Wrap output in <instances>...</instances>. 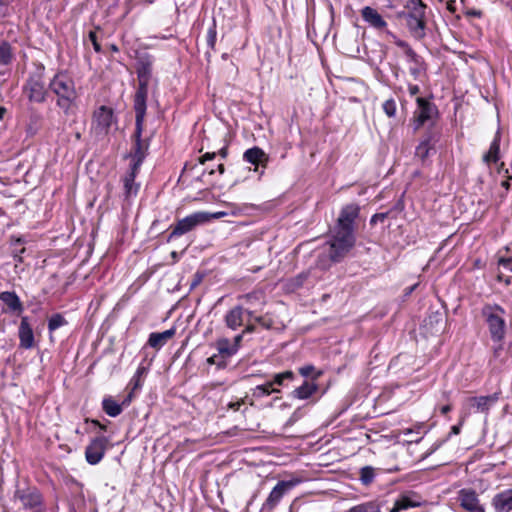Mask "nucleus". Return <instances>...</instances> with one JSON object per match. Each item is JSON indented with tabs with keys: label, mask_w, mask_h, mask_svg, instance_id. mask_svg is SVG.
Segmentation results:
<instances>
[{
	"label": "nucleus",
	"mask_w": 512,
	"mask_h": 512,
	"mask_svg": "<svg viewBox=\"0 0 512 512\" xmlns=\"http://www.w3.org/2000/svg\"><path fill=\"white\" fill-rule=\"evenodd\" d=\"M48 86L56 97V106L64 116H74L81 95V87H77L74 78L66 71H59L49 81Z\"/></svg>",
	"instance_id": "obj_1"
},
{
	"label": "nucleus",
	"mask_w": 512,
	"mask_h": 512,
	"mask_svg": "<svg viewBox=\"0 0 512 512\" xmlns=\"http://www.w3.org/2000/svg\"><path fill=\"white\" fill-rule=\"evenodd\" d=\"M356 236L353 231L334 227L328 245V256L333 262H340L353 249Z\"/></svg>",
	"instance_id": "obj_2"
},
{
	"label": "nucleus",
	"mask_w": 512,
	"mask_h": 512,
	"mask_svg": "<svg viewBox=\"0 0 512 512\" xmlns=\"http://www.w3.org/2000/svg\"><path fill=\"white\" fill-rule=\"evenodd\" d=\"M404 17L411 35L416 39L425 37L426 5L421 0H410L406 6Z\"/></svg>",
	"instance_id": "obj_3"
},
{
	"label": "nucleus",
	"mask_w": 512,
	"mask_h": 512,
	"mask_svg": "<svg viewBox=\"0 0 512 512\" xmlns=\"http://www.w3.org/2000/svg\"><path fill=\"white\" fill-rule=\"evenodd\" d=\"M481 313L488 326L491 339L500 343L506 333L505 310L497 304H486Z\"/></svg>",
	"instance_id": "obj_4"
},
{
	"label": "nucleus",
	"mask_w": 512,
	"mask_h": 512,
	"mask_svg": "<svg viewBox=\"0 0 512 512\" xmlns=\"http://www.w3.org/2000/svg\"><path fill=\"white\" fill-rule=\"evenodd\" d=\"M210 220L211 216L208 212L199 211L192 213L178 220L174 226H171V232L167 237V241L170 242L175 238L187 234L193 231L197 226L205 224Z\"/></svg>",
	"instance_id": "obj_5"
},
{
	"label": "nucleus",
	"mask_w": 512,
	"mask_h": 512,
	"mask_svg": "<svg viewBox=\"0 0 512 512\" xmlns=\"http://www.w3.org/2000/svg\"><path fill=\"white\" fill-rule=\"evenodd\" d=\"M23 94L32 103L46 101L48 90L43 77V70L31 74L23 86Z\"/></svg>",
	"instance_id": "obj_6"
},
{
	"label": "nucleus",
	"mask_w": 512,
	"mask_h": 512,
	"mask_svg": "<svg viewBox=\"0 0 512 512\" xmlns=\"http://www.w3.org/2000/svg\"><path fill=\"white\" fill-rule=\"evenodd\" d=\"M113 124H115V118L111 108L102 105L94 111L91 129L97 137L108 135Z\"/></svg>",
	"instance_id": "obj_7"
},
{
	"label": "nucleus",
	"mask_w": 512,
	"mask_h": 512,
	"mask_svg": "<svg viewBox=\"0 0 512 512\" xmlns=\"http://www.w3.org/2000/svg\"><path fill=\"white\" fill-rule=\"evenodd\" d=\"M302 482L301 478L295 477L286 481H279L272 491L269 493L267 499L262 505L261 511H269L275 509V507L280 503L283 496L292 488L297 486Z\"/></svg>",
	"instance_id": "obj_8"
},
{
	"label": "nucleus",
	"mask_w": 512,
	"mask_h": 512,
	"mask_svg": "<svg viewBox=\"0 0 512 512\" xmlns=\"http://www.w3.org/2000/svg\"><path fill=\"white\" fill-rule=\"evenodd\" d=\"M143 124L138 126V122L135 121V132H134V145L132 151L128 155L131 159L130 166L134 167V170H140V167L146 158L149 143L142 139Z\"/></svg>",
	"instance_id": "obj_9"
},
{
	"label": "nucleus",
	"mask_w": 512,
	"mask_h": 512,
	"mask_svg": "<svg viewBox=\"0 0 512 512\" xmlns=\"http://www.w3.org/2000/svg\"><path fill=\"white\" fill-rule=\"evenodd\" d=\"M109 444L105 436L93 438L85 449V459L90 465L98 464L104 457Z\"/></svg>",
	"instance_id": "obj_10"
},
{
	"label": "nucleus",
	"mask_w": 512,
	"mask_h": 512,
	"mask_svg": "<svg viewBox=\"0 0 512 512\" xmlns=\"http://www.w3.org/2000/svg\"><path fill=\"white\" fill-rule=\"evenodd\" d=\"M15 498L21 502L25 509H29L31 511L44 507L42 495L35 487L17 489L15 492Z\"/></svg>",
	"instance_id": "obj_11"
},
{
	"label": "nucleus",
	"mask_w": 512,
	"mask_h": 512,
	"mask_svg": "<svg viewBox=\"0 0 512 512\" xmlns=\"http://www.w3.org/2000/svg\"><path fill=\"white\" fill-rule=\"evenodd\" d=\"M417 109L414 112V130L420 129L437 114L436 106L425 98L416 99Z\"/></svg>",
	"instance_id": "obj_12"
},
{
	"label": "nucleus",
	"mask_w": 512,
	"mask_h": 512,
	"mask_svg": "<svg viewBox=\"0 0 512 512\" xmlns=\"http://www.w3.org/2000/svg\"><path fill=\"white\" fill-rule=\"evenodd\" d=\"M359 213L360 207L358 204L351 203L345 205L341 209L334 227L339 229H346L347 231H353L355 233V220L358 218Z\"/></svg>",
	"instance_id": "obj_13"
},
{
	"label": "nucleus",
	"mask_w": 512,
	"mask_h": 512,
	"mask_svg": "<svg viewBox=\"0 0 512 512\" xmlns=\"http://www.w3.org/2000/svg\"><path fill=\"white\" fill-rule=\"evenodd\" d=\"M148 86L149 82H138V88L134 95L135 121L138 122V126L144 123Z\"/></svg>",
	"instance_id": "obj_14"
},
{
	"label": "nucleus",
	"mask_w": 512,
	"mask_h": 512,
	"mask_svg": "<svg viewBox=\"0 0 512 512\" xmlns=\"http://www.w3.org/2000/svg\"><path fill=\"white\" fill-rule=\"evenodd\" d=\"M499 400V393H493L486 396L469 397L466 401L469 408L475 412L488 413L490 408Z\"/></svg>",
	"instance_id": "obj_15"
},
{
	"label": "nucleus",
	"mask_w": 512,
	"mask_h": 512,
	"mask_svg": "<svg viewBox=\"0 0 512 512\" xmlns=\"http://www.w3.org/2000/svg\"><path fill=\"white\" fill-rule=\"evenodd\" d=\"M458 501L461 507L468 512H484L476 492L472 489H461L458 492Z\"/></svg>",
	"instance_id": "obj_16"
},
{
	"label": "nucleus",
	"mask_w": 512,
	"mask_h": 512,
	"mask_svg": "<svg viewBox=\"0 0 512 512\" xmlns=\"http://www.w3.org/2000/svg\"><path fill=\"white\" fill-rule=\"evenodd\" d=\"M362 19L373 29L383 31L387 28V22L382 15L370 6H365L361 9Z\"/></svg>",
	"instance_id": "obj_17"
},
{
	"label": "nucleus",
	"mask_w": 512,
	"mask_h": 512,
	"mask_svg": "<svg viewBox=\"0 0 512 512\" xmlns=\"http://www.w3.org/2000/svg\"><path fill=\"white\" fill-rule=\"evenodd\" d=\"M243 159L255 166L254 171H257L258 166L266 167L269 162V156L257 146L247 149L243 154Z\"/></svg>",
	"instance_id": "obj_18"
},
{
	"label": "nucleus",
	"mask_w": 512,
	"mask_h": 512,
	"mask_svg": "<svg viewBox=\"0 0 512 512\" xmlns=\"http://www.w3.org/2000/svg\"><path fill=\"white\" fill-rule=\"evenodd\" d=\"M140 170H134V167L130 166L129 170L123 177L124 197L126 200L131 197H135L139 191L140 184L135 182L137 175Z\"/></svg>",
	"instance_id": "obj_19"
},
{
	"label": "nucleus",
	"mask_w": 512,
	"mask_h": 512,
	"mask_svg": "<svg viewBox=\"0 0 512 512\" xmlns=\"http://www.w3.org/2000/svg\"><path fill=\"white\" fill-rule=\"evenodd\" d=\"M238 300L252 309L263 310L266 304V295L262 290H254L250 293L238 296Z\"/></svg>",
	"instance_id": "obj_20"
},
{
	"label": "nucleus",
	"mask_w": 512,
	"mask_h": 512,
	"mask_svg": "<svg viewBox=\"0 0 512 512\" xmlns=\"http://www.w3.org/2000/svg\"><path fill=\"white\" fill-rule=\"evenodd\" d=\"M18 336L21 348L31 349L34 346V333L27 317L21 319Z\"/></svg>",
	"instance_id": "obj_21"
},
{
	"label": "nucleus",
	"mask_w": 512,
	"mask_h": 512,
	"mask_svg": "<svg viewBox=\"0 0 512 512\" xmlns=\"http://www.w3.org/2000/svg\"><path fill=\"white\" fill-rule=\"evenodd\" d=\"M407 61L411 64L409 72L415 80H419L426 72V65L421 56L414 50H408Z\"/></svg>",
	"instance_id": "obj_22"
},
{
	"label": "nucleus",
	"mask_w": 512,
	"mask_h": 512,
	"mask_svg": "<svg viewBox=\"0 0 512 512\" xmlns=\"http://www.w3.org/2000/svg\"><path fill=\"white\" fill-rule=\"evenodd\" d=\"M492 505L497 512H510L512 510V489L497 493L492 499Z\"/></svg>",
	"instance_id": "obj_23"
},
{
	"label": "nucleus",
	"mask_w": 512,
	"mask_h": 512,
	"mask_svg": "<svg viewBox=\"0 0 512 512\" xmlns=\"http://www.w3.org/2000/svg\"><path fill=\"white\" fill-rule=\"evenodd\" d=\"M153 61L150 56H144L138 59L136 73L138 82H149L152 77Z\"/></svg>",
	"instance_id": "obj_24"
},
{
	"label": "nucleus",
	"mask_w": 512,
	"mask_h": 512,
	"mask_svg": "<svg viewBox=\"0 0 512 512\" xmlns=\"http://www.w3.org/2000/svg\"><path fill=\"white\" fill-rule=\"evenodd\" d=\"M176 333L175 328H170L168 330H165L163 332H153L149 335L147 344L154 348L159 350L162 348Z\"/></svg>",
	"instance_id": "obj_25"
},
{
	"label": "nucleus",
	"mask_w": 512,
	"mask_h": 512,
	"mask_svg": "<svg viewBox=\"0 0 512 512\" xmlns=\"http://www.w3.org/2000/svg\"><path fill=\"white\" fill-rule=\"evenodd\" d=\"M244 307L238 305L230 309L225 317L224 321L226 326L231 330H236L243 324Z\"/></svg>",
	"instance_id": "obj_26"
},
{
	"label": "nucleus",
	"mask_w": 512,
	"mask_h": 512,
	"mask_svg": "<svg viewBox=\"0 0 512 512\" xmlns=\"http://www.w3.org/2000/svg\"><path fill=\"white\" fill-rule=\"evenodd\" d=\"M421 505L419 497L412 494L401 495L394 503L390 512H399L402 510H407L409 508L418 507Z\"/></svg>",
	"instance_id": "obj_27"
},
{
	"label": "nucleus",
	"mask_w": 512,
	"mask_h": 512,
	"mask_svg": "<svg viewBox=\"0 0 512 512\" xmlns=\"http://www.w3.org/2000/svg\"><path fill=\"white\" fill-rule=\"evenodd\" d=\"M0 300L13 312L22 311L23 306L15 292L4 291L0 293Z\"/></svg>",
	"instance_id": "obj_28"
},
{
	"label": "nucleus",
	"mask_w": 512,
	"mask_h": 512,
	"mask_svg": "<svg viewBox=\"0 0 512 512\" xmlns=\"http://www.w3.org/2000/svg\"><path fill=\"white\" fill-rule=\"evenodd\" d=\"M500 153V132L497 131L493 141L490 144V148L488 152L483 156V161L486 164H490L491 162H497L499 160Z\"/></svg>",
	"instance_id": "obj_29"
},
{
	"label": "nucleus",
	"mask_w": 512,
	"mask_h": 512,
	"mask_svg": "<svg viewBox=\"0 0 512 512\" xmlns=\"http://www.w3.org/2000/svg\"><path fill=\"white\" fill-rule=\"evenodd\" d=\"M102 409L110 417H117L122 413V405L111 396H106L102 400Z\"/></svg>",
	"instance_id": "obj_30"
},
{
	"label": "nucleus",
	"mask_w": 512,
	"mask_h": 512,
	"mask_svg": "<svg viewBox=\"0 0 512 512\" xmlns=\"http://www.w3.org/2000/svg\"><path fill=\"white\" fill-rule=\"evenodd\" d=\"M215 346L221 358H229L237 353L236 346H233L227 338L218 339Z\"/></svg>",
	"instance_id": "obj_31"
},
{
	"label": "nucleus",
	"mask_w": 512,
	"mask_h": 512,
	"mask_svg": "<svg viewBox=\"0 0 512 512\" xmlns=\"http://www.w3.org/2000/svg\"><path fill=\"white\" fill-rule=\"evenodd\" d=\"M318 390V386L314 382L305 381L301 386L293 391L295 398L305 400L311 397Z\"/></svg>",
	"instance_id": "obj_32"
},
{
	"label": "nucleus",
	"mask_w": 512,
	"mask_h": 512,
	"mask_svg": "<svg viewBox=\"0 0 512 512\" xmlns=\"http://www.w3.org/2000/svg\"><path fill=\"white\" fill-rule=\"evenodd\" d=\"M309 277L308 272H301L300 274L286 280L284 287L288 292H295L301 288Z\"/></svg>",
	"instance_id": "obj_33"
},
{
	"label": "nucleus",
	"mask_w": 512,
	"mask_h": 512,
	"mask_svg": "<svg viewBox=\"0 0 512 512\" xmlns=\"http://www.w3.org/2000/svg\"><path fill=\"white\" fill-rule=\"evenodd\" d=\"M14 54L11 45L7 41L0 43V65L7 66L12 63Z\"/></svg>",
	"instance_id": "obj_34"
},
{
	"label": "nucleus",
	"mask_w": 512,
	"mask_h": 512,
	"mask_svg": "<svg viewBox=\"0 0 512 512\" xmlns=\"http://www.w3.org/2000/svg\"><path fill=\"white\" fill-rule=\"evenodd\" d=\"M147 374V368L144 366H139L131 378L128 387L130 390L135 391L142 387L144 378Z\"/></svg>",
	"instance_id": "obj_35"
},
{
	"label": "nucleus",
	"mask_w": 512,
	"mask_h": 512,
	"mask_svg": "<svg viewBox=\"0 0 512 512\" xmlns=\"http://www.w3.org/2000/svg\"><path fill=\"white\" fill-rule=\"evenodd\" d=\"M279 392L278 389L272 388V383L267 382L263 385H258L252 389V397L259 399L265 396H269L271 393Z\"/></svg>",
	"instance_id": "obj_36"
},
{
	"label": "nucleus",
	"mask_w": 512,
	"mask_h": 512,
	"mask_svg": "<svg viewBox=\"0 0 512 512\" xmlns=\"http://www.w3.org/2000/svg\"><path fill=\"white\" fill-rule=\"evenodd\" d=\"M347 512H381L375 502H365L351 507Z\"/></svg>",
	"instance_id": "obj_37"
},
{
	"label": "nucleus",
	"mask_w": 512,
	"mask_h": 512,
	"mask_svg": "<svg viewBox=\"0 0 512 512\" xmlns=\"http://www.w3.org/2000/svg\"><path fill=\"white\" fill-rule=\"evenodd\" d=\"M66 324V319L60 313H56L53 314L48 321V330L51 333Z\"/></svg>",
	"instance_id": "obj_38"
},
{
	"label": "nucleus",
	"mask_w": 512,
	"mask_h": 512,
	"mask_svg": "<svg viewBox=\"0 0 512 512\" xmlns=\"http://www.w3.org/2000/svg\"><path fill=\"white\" fill-rule=\"evenodd\" d=\"M375 478V470L371 466L362 467L360 470V481L363 485H369Z\"/></svg>",
	"instance_id": "obj_39"
},
{
	"label": "nucleus",
	"mask_w": 512,
	"mask_h": 512,
	"mask_svg": "<svg viewBox=\"0 0 512 512\" xmlns=\"http://www.w3.org/2000/svg\"><path fill=\"white\" fill-rule=\"evenodd\" d=\"M438 135L434 132L426 133L418 145H425L431 151H435V144L438 142Z\"/></svg>",
	"instance_id": "obj_40"
},
{
	"label": "nucleus",
	"mask_w": 512,
	"mask_h": 512,
	"mask_svg": "<svg viewBox=\"0 0 512 512\" xmlns=\"http://www.w3.org/2000/svg\"><path fill=\"white\" fill-rule=\"evenodd\" d=\"M438 135L434 132L426 133L418 145H425L431 151H435V144L438 142Z\"/></svg>",
	"instance_id": "obj_41"
},
{
	"label": "nucleus",
	"mask_w": 512,
	"mask_h": 512,
	"mask_svg": "<svg viewBox=\"0 0 512 512\" xmlns=\"http://www.w3.org/2000/svg\"><path fill=\"white\" fill-rule=\"evenodd\" d=\"M216 39H217L216 25H215V23H213L208 28L207 34H206V44L212 50L215 48Z\"/></svg>",
	"instance_id": "obj_42"
},
{
	"label": "nucleus",
	"mask_w": 512,
	"mask_h": 512,
	"mask_svg": "<svg viewBox=\"0 0 512 512\" xmlns=\"http://www.w3.org/2000/svg\"><path fill=\"white\" fill-rule=\"evenodd\" d=\"M293 378H294V374L292 371H285V372L276 374L274 376L273 381H271L270 383H272V386L274 384L281 386L284 384L285 380H292Z\"/></svg>",
	"instance_id": "obj_43"
},
{
	"label": "nucleus",
	"mask_w": 512,
	"mask_h": 512,
	"mask_svg": "<svg viewBox=\"0 0 512 512\" xmlns=\"http://www.w3.org/2000/svg\"><path fill=\"white\" fill-rule=\"evenodd\" d=\"M382 107H383V111L385 112V114L388 117H395L397 107H396V102L393 98L386 100L383 103Z\"/></svg>",
	"instance_id": "obj_44"
},
{
	"label": "nucleus",
	"mask_w": 512,
	"mask_h": 512,
	"mask_svg": "<svg viewBox=\"0 0 512 512\" xmlns=\"http://www.w3.org/2000/svg\"><path fill=\"white\" fill-rule=\"evenodd\" d=\"M431 150L428 148H425V145H418L415 150V155L418 157L422 162H425L426 159L429 157Z\"/></svg>",
	"instance_id": "obj_45"
},
{
	"label": "nucleus",
	"mask_w": 512,
	"mask_h": 512,
	"mask_svg": "<svg viewBox=\"0 0 512 512\" xmlns=\"http://www.w3.org/2000/svg\"><path fill=\"white\" fill-rule=\"evenodd\" d=\"M255 322L265 329H270L273 326V320L268 316H257Z\"/></svg>",
	"instance_id": "obj_46"
},
{
	"label": "nucleus",
	"mask_w": 512,
	"mask_h": 512,
	"mask_svg": "<svg viewBox=\"0 0 512 512\" xmlns=\"http://www.w3.org/2000/svg\"><path fill=\"white\" fill-rule=\"evenodd\" d=\"M219 356L217 354L212 355L207 359L208 364L216 365L219 368H224L226 366V362L224 360H219Z\"/></svg>",
	"instance_id": "obj_47"
},
{
	"label": "nucleus",
	"mask_w": 512,
	"mask_h": 512,
	"mask_svg": "<svg viewBox=\"0 0 512 512\" xmlns=\"http://www.w3.org/2000/svg\"><path fill=\"white\" fill-rule=\"evenodd\" d=\"M89 39L90 41L92 42V45H93V48L95 50V52L99 53L101 52V46L97 40V35H96V32L95 31H90L89 32Z\"/></svg>",
	"instance_id": "obj_48"
},
{
	"label": "nucleus",
	"mask_w": 512,
	"mask_h": 512,
	"mask_svg": "<svg viewBox=\"0 0 512 512\" xmlns=\"http://www.w3.org/2000/svg\"><path fill=\"white\" fill-rule=\"evenodd\" d=\"M388 217V212L376 213L370 219V224L375 225L378 222H383Z\"/></svg>",
	"instance_id": "obj_49"
},
{
	"label": "nucleus",
	"mask_w": 512,
	"mask_h": 512,
	"mask_svg": "<svg viewBox=\"0 0 512 512\" xmlns=\"http://www.w3.org/2000/svg\"><path fill=\"white\" fill-rule=\"evenodd\" d=\"M423 429H424V425H423V424H418V425H416V426H415V428H413V429H412V428L404 429V430L402 431V433H403L404 435H407V436H408V435H410V434H412V433H414V432H416L417 434H420V433H421V430H423Z\"/></svg>",
	"instance_id": "obj_50"
},
{
	"label": "nucleus",
	"mask_w": 512,
	"mask_h": 512,
	"mask_svg": "<svg viewBox=\"0 0 512 512\" xmlns=\"http://www.w3.org/2000/svg\"><path fill=\"white\" fill-rule=\"evenodd\" d=\"M315 370V367L313 365H306L299 369V372L302 376L308 377L312 374V372Z\"/></svg>",
	"instance_id": "obj_51"
},
{
	"label": "nucleus",
	"mask_w": 512,
	"mask_h": 512,
	"mask_svg": "<svg viewBox=\"0 0 512 512\" xmlns=\"http://www.w3.org/2000/svg\"><path fill=\"white\" fill-rule=\"evenodd\" d=\"M464 421L465 417H462L459 424L452 426L449 435H458L460 433L461 426L463 425Z\"/></svg>",
	"instance_id": "obj_52"
},
{
	"label": "nucleus",
	"mask_w": 512,
	"mask_h": 512,
	"mask_svg": "<svg viewBox=\"0 0 512 512\" xmlns=\"http://www.w3.org/2000/svg\"><path fill=\"white\" fill-rule=\"evenodd\" d=\"M215 156H216L215 152H207L203 156L200 157L199 162L201 164H204L206 161H210V160L214 159Z\"/></svg>",
	"instance_id": "obj_53"
},
{
	"label": "nucleus",
	"mask_w": 512,
	"mask_h": 512,
	"mask_svg": "<svg viewBox=\"0 0 512 512\" xmlns=\"http://www.w3.org/2000/svg\"><path fill=\"white\" fill-rule=\"evenodd\" d=\"M396 45L400 48H402L404 50V53L406 55V57L408 56V50H413L409 45L408 43H406L405 41L403 40H397L396 42Z\"/></svg>",
	"instance_id": "obj_54"
},
{
	"label": "nucleus",
	"mask_w": 512,
	"mask_h": 512,
	"mask_svg": "<svg viewBox=\"0 0 512 512\" xmlns=\"http://www.w3.org/2000/svg\"><path fill=\"white\" fill-rule=\"evenodd\" d=\"M258 309H252L251 307L244 308V313H246L251 319L255 320V317H257L256 313L258 312Z\"/></svg>",
	"instance_id": "obj_55"
},
{
	"label": "nucleus",
	"mask_w": 512,
	"mask_h": 512,
	"mask_svg": "<svg viewBox=\"0 0 512 512\" xmlns=\"http://www.w3.org/2000/svg\"><path fill=\"white\" fill-rule=\"evenodd\" d=\"M243 336H244V334H243V333L236 335V336L234 337L233 343H231L233 346H236L237 351H238V350H239V348H240V344H241V341H242V339H243Z\"/></svg>",
	"instance_id": "obj_56"
},
{
	"label": "nucleus",
	"mask_w": 512,
	"mask_h": 512,
	"mask_svg": "<svg viewBox=\"0 0 512 512\" xmlns=\"http://www.w3.org/2000/svg\"><path fill=\"white\" fill-rule=\"evenodd\" d=\"M133 392H134V391H132V390H131V391L129 392V394L125 397V399L122 401V403H121L122 408H123V407H127V406L130 404V402H131V400H132V397H133Z\"/></svg>",
	"instance_id": "obj_57"
},
{
	"label": "nucleus",
	"mask_w": 512,
	"mask_h": 512,
	"mask_svg": "<svg viewBox=\"0 0 512 512\" xmlns=\"http://www.w3.org/2000/svg\"><path fill=\"white\" fill-rule=\"evenodd\" d=\"M408 91H409L410 95L414 96V95H416V94H418L420 92V88H419L418 85L410 84L408 86Z\"/></svg>",
	"instance_id": "obj_58"
},
{
	"label": "nucleus",
	"mask_w": 512,
	"mask_h": 512,
	"mask_svg": "<svg viewBox=\"0 0 512 512\" xmlns=\"http://www.w3.org/2000/svg\"><path fill=\"white\" fill-rule=\"evenodd\" d=\"M255 330H256V326L254 324H247L242 333L245 335V334L253 333V332H255Z\"/></svg>",
	"instance_id": "obj_59"
},
{
	"label": "nucleus",
	"mask_w": 512,
	"mask_h": 512,
	"mask_svg": "<svg viewBox=\"0 0 512 512\" xmlns=\"http://www.w3.org/2000/svg\"><path fill=\"white\" fill-rule=\"evenodd\" d=\"M243 404V400L241 401H236V402H233V403H230L229 404V408L230 409H233L235 411L239 410L241 405Z\"/></svg>",
	"instance_id": "obj_60"
},
{
	"label": "nucleus",
	"mask_w": 512,
	"mask_h": 512,
	"mask_svg": "<svg viewBox=\"0 0 512 512\" xmlns=\"http://www.w3.org/2000/svg\"><path fill=\"white\" fill-rule=\"evenodd\" d=\"M452 409L451 405H444L443 407H441V413L442 414H447L448 412H450Z\"/></svg>",
	"instance_id": "obj_61"
},
{
	"label": "nucleus",
	"mask_w": 512,
	"mask_h": 512,
	"mask_svg": "<svg viewBox=\"0 0 512 512\" xmlns=\"http://www.w3.org/2000/svg\"><path fill=\"white\" fill-rule=\"evenodd\" d=\"M91 423L98 426L101 430H106V426L101 424L98 420H92Z\"/></svg>",
	"instance_id": "obj_62"
},
{
	"label": "nucleus",
	"mask_w": 512,
	"mask_h": 512,
	"mask_svg": "<svg viewBox=\"0 0 512 512\" xmlns=\"http://www.w3.org/2000/svg\"><path fill=\"white\" fill-rule=\"evenodd\" d=\"M219 155L224 159L227 157V148L223 147L219 150Z\"/></svg>",
	"instance_id": "obj_63"
},
{
	"label": "nucleus",
	"mask_w": 512,
	"mask_h": 512,
	"mask_svg": "<svg viewBox=\"0 0 512 512\" xmlns=\"http://www.w3.org/2000/svg\"><path fill=\"white\" fill-rule=\"evenodd\" d=\"M225 214H226L225 212H217V213H214V214H210V216H211V219L212 218L218 219V218L224 216Z\"/></svg>",
	"instance_id": "obj_64"
}]
</instances>
